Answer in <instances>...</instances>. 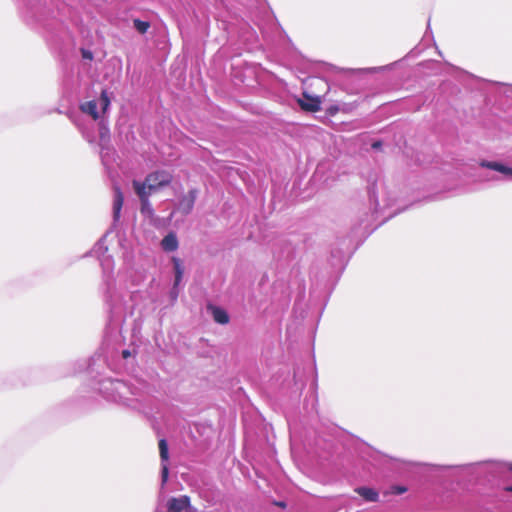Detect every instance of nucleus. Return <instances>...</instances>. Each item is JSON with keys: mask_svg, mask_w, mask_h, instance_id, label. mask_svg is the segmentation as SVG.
<instances>
[{"mask_svg": "<svg viewBox=\"0 0 512 512\" xmlns=\"http://www.w3.org/2000/svg\"><path fill=\"white\" fill-rule=\"evenodd\" d=\"M150 27V24L149 22H146V21H142V20H139V19H135L134 20V28L141 34H144L147 32V30L149 29Z\"/></svg>", "mask_w": 512, "mask_h": 512, "instance_id": "nucleus-13", "label": "nucleus"}, {"mask_svg": "<svg viewBox=\"0 0 512 512\" xmlns=\"http://www.w3.org/2000/svg\"><path fill=\"white\" fill-rule=\"evenodd\" d=\"M183 275H177L175 274V280H174V289L179 285V283L182 280Z\"/></svg>", "mask_w": 512, "mask_h": 512, "instance_id": "nucleus-18", "label": "nucleus"}, {"mask_svg": "<svg viewBox=\"0 0 512 512\" xmlns=\"http://www.w3.org/2000/svg\"><path fill=\"white\" fill-rule=\"evenodd\" d=\"M168 478V467L166 464L162 465V482L165 483Z\"/></svg>", "mask_w": 512, "mask_h": 512, "instance_id": "nucleus-16", "label": "nucleus"}, {"mask_svg": "<svg viewBox=\"0 0 512 512\" xmlns=\"http://www.w3.org/2000/svg\"><path fill=\"white\" fill-rule=\"evenodd\" d=\"M190 507V499L187 496L172 498L168 502V509L171 512H188Z\"/></svg>", "mask_w": 512, "mask_h": 512, "instance_id": "nucleus-4", "label": "nucleus"}, {"mask_svg": "<svg viewBox=\"0 0 512 512\" xmlns=\"http://www.w3.org/2000/svg\"><path fill=\"white\" fill-rule=\"evenodd\" d=\"M130 355H131V353L129 350H123V352H122L123 358L126 359V358L130 357Z\"/></svg>", "mask_w": 512, "mask_h": 512, "instance_id": "nucleus-20", "label": "nucleus"}, {"mask_svg": "<svg viewBox=\"0 0 512 512\" xmlns=\"http://www.w3.org/2000/svg\"><path fill=\"white\" fill-rule=\"evenodd\" d=\"M507 491L512 492V485L506 488Z\"/></svg>", "mask_w": 512, "mask_h": 512, "instance_id": "nucleus-25", "label": "nucleus"}, {"mask_svg": "<svg viewBox=\"0 0 512 512\" xmlns=\"http://www.w3.org/2000/svg\"><path fill=\"white\" fill-rule=\"evenodd\" d=\"M159 451H160V457H161L162 461H167L168 445L164 439L159 441Z\"/></svg>", "mask_w": 512, "mask_h": 512, "instance_id": "nucleus-14", "label": "nucleus"}, {"mask_svg": "<svg viewBox=\"0 0 512 512\" xmlns=\"http://www.w3.org/2000/svg\"><path fill=\"white\" fill-rule=\"evenodd\" d=\"M110 106V98L105 90L102 91L98 100H91L81 104L80 109L83 113L92 116L94 120L100 117L98 108L105 113Z\"/></svg>", "mask_w": 512, "mask_h": 512, "instance_id": "nucleus-3", "label": "nucleus"}, {"mask_svg": "<svg viewBox=\"0 0 512 512\" xmlns=\"http://www.w3.org/2000/svg\"><path fill=\"white\" fill-rule=\"evenodd\" d=\"M172 263H173L174 273L177 275H183L184 268L182 266L181 260L177 257H173Z\"/></svg>", "mask_w": 512, "mask_h": 512, "instance_id": "nucleus-15", "label": "nucleus"}, {"mask_svg": "<svg viewBox=\"0 0 512 512\" xmlns=\"http://www.w3.org/2000/svg\"><path fill=\"white\" fill-rule=\"evenodd\" d=\"M109 387L105 386V389H110L111 394L109 398L114 401L121 403L126 406H133V400L129 398V395L134 394L131 387L121 380H109L107 382Z\"/></svg>", "mask_w": 512, "mask_h": 512, "instance_id": "nucleus-2", "label": "nucleus"}, {"mask_svg": "<svg viewBox=\"0 0 512 512\" xmlns=\"http://www.w3.org/2000/svg\"><path fill=\"white\" fill-rule=\"evenodd\" d=\"M299 105L305 111L316 112L320 110V98L311 97L306 93L303 94V99H299Z\"/></svg>", "mask_w": 512, "mask_h": 512, "instance_id": "nucleus-5", "label": "nucleus"}, {"mask_svg": "<svg viewBox=\"0 0 512 512\" xmlns=\"http://www.w3.org/2000/svg\"><path fill=\"white\" fill-rule=\"evenodd\" d=\"M356 491L360 496H362L367 501L375 502L378 499V493L374 489L360 487Z\"/></svg>", "mask_w": 512, "mask_h": 512, "instance_id": "nucleus-11", "label": "nucleus"}, {"mask_svg": "<svg viewBox=\"0 0 512 512\" xmlns=\"http://www.w3.org/2000/svg\"><path fill=\"white\" fill-rule=\"evenodd\" d=\"M124 197L118 186H114L113 218L117 221L120 218Z\"/></svg>", "mask_w": 512, "mask_h": 512, "instance_id": "nucleus-7", "label": "nucleus"}, {"mask_svg": "<svg viewBox=\"0 0 512 512\" xmlns=\"http://www.w3.org/2000/svg\"><path fill=\"white\" fill-rule=\"evenodd\" d=\"M99 137L101 145H104L109 141V128L103 121L99 123Z\"/></svg>", "mask_w": 512, "mask_h": 512, "instance_id": "nucleus-12", "label": "nucleus"}, {"mask_svg": "<svg viewBox=\"0 0 512 512\" xmlns=\"http://www.w3.org/2000/svg\"><path fill=\"white\" fill-rule=\"evenodd\" d=\"M179 242L174 232H169L161 241V248L165 252H173L178 249Z\"/></svg>", "mask_w": 512, "mask_h": 512, "instance_id": "nucleus-8", "label": "nucleus"}, {"mask_svg": "<svg viewBox=\"0 0 512 512\" xmlns=\"http://www.w3.org/2000/svg\"><path fill=\"white\" fill-rule=\"evenodd\" d=\"M141 205H143V203H142V202H141ZM141 209H142V211H143V212L150 210V204L148 203V204H146L145 206H142V208H141Z\"/></svg>", "mask_w": 512, "mask_h": 512, "instance_id": "nucleus-22", "label": "nucleus"}, {"mask_svg": "<svg viewBox=\"0 0 512 512\" xmlns=\"http://www.w3.org/2000/svg\"><path fill=\"white\" fill-rule=\"evenodd\" d=\"M208 309L211 311L215 322L219 324H227L229 322V316L224 309L216 306H209Z\"/></svg>", "mask_w": 512, "mask_h": 512, "instance_id": "nucleus-10", "label": "nucleus"}, {"mask_svg": "<svg viewBox=\"0 0 512 512\" xmlns=\"http://www.w3.org/2000/svg\"><path fill=\"white\" fill-rule=\"evenodd\" d=\"M172 180V175L167 171H156L149 174L143 183L134 180L133 188L140 198L143 206L148 204V197L158 189L167 186Z\"/></svg>", "mask_w": 512, "mask_h": 512, "instance_id": "nucleus-1", "label": "nucleus"}, {"mask_svg": "<svg viewBox=\"0 0 512 512\" xmlns=\"http://www.w3.org/2000/svg\"><path fill=\"white\" fill-rule=\"evenodd\" d=\"M481 166L482 167H487V168L495 170L497 172H500L501 174H503L507 178L512 179V168L507 167V166H505V165H503L501 163L485 162L484 161V162L481 163Z\"/></svg>", "mask_w": 512, "mask_h": 512, "instance_id": "nucleus-9", "label": "nucleus"}, {"mask_svg": "<svg viewBox=\"0 0 512 512\" xmlns=\"http://www.w3.org/2000/svg\"><path fill=\"white\" fill-rule=\"evenodd\" d=\"M195 200H196V191L195 190L189 191V193L187 195H185L179 201L178 210L182 214H185V215L189 214L193 209Z\"/></svg>", "mask_w": 512, "mask_h": 512, "instance_id": "nucleus-6", "label": "nucleus"}, {"mask_svg": "<svg viewBox=\"0 0 512 512\" xmlns=\"http://www.w3.org/2000/svg\"><path fill=\"white\" fill-rule=\"evenodd\" d=\"M508 470L512 471V463L507 464Z\"/></svg>", "mask_w": 512, "mask_h": 512, "instance_id": "nucleus-24", "label": "nucleus"}, {"mask_svg": "<svg viewBox=\"0 0 512 512\" xmlns=\"http://www.w3.org/2000/svg\"><path fill=\"white\" fill-rule=\"evenodd\" d=\"M380 146H381V143H380V142H374V143L372 144V147H373V148H375V149L379 148Z\"/></svg>", "mask_w": 512, "mask_h": 512, "instance_id": "nucleus-23", "label": "nucleus"}, {"mask_svg": "<svg viewBox=\"0 0 512 512\" xmlns=\"http://www.w3.org/2000/svg\"><path fill=\"white\" fill-rule=\"evenodd\" d=\"M83 57L87 59H92V54L87 51H83Z\"/></svg>", "mask_w": 512, "mask_h": 512, "instance_id": "nucleus-21", "label": "nucleus"}, {"mask_svg": "<svg viewBox=\"0 0 512 512\" xmlns=\"http://www.w3.org/2000/svg\"><path fill=\"white\" fill-rule=\"evenodd\" d=\"M406 490L407 489L405 487H402V486H397V487L394 488V492L396 494H402V493L406 492Z\"/></svg>", "mask_w": 512, "mask_h": 512, "instance_id": "nucleus-19", "label": "nucleus"}, {"mask_svg": "<svg viewBox=\"0 0 512 512\" xmlns=\"http://www.w3.org/2000/svg\"><path fill=\"white\" fill-rule=\"evenodd\" d=\"M277 505L280 506V507H284L285 506V504L283 502H279V503H277Z\"/></svg>", "mask_w": 512, "mask_h": 512, "instance_id": "nucleus-26", "label": "nucleus"}, {"mask_svg": "<svg viewBox=\"0 0 512 512\" xmlns=\"http://www.w3.org/2000/svg\"><path fill=\"white\" fill-rule=\"evenodd\" d=\"M341 109L338 107V106H331L328 108L327 112L330 114V115H335L338 111H340Z\"/></svg>", "mask_w": 512, "mask_h": 512, "instance_id": "nucleus-17", "label": "nucleus"}]
</instances>
